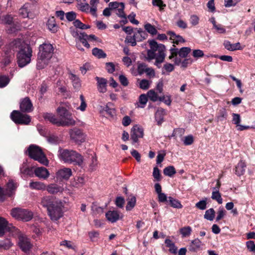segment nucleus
<instances>
[{"label": "nucleus", "instance_id": "nucleus-9", "mask_svg": "<svg viewBox=\"0 0 255 255\" xmlns=\"http://www.w3.org/2000/svg\"><path fill=\"white\" fill-rule=\"evenodd\" d=\"M11 120L16 124L28 125L31 121L30 117L17 110H13L10 114Z\"/></svg>", "mask_w": 255, "mask_h": 255}, {"label": "nucleus", "instance_id": "nucleus-39", "mask_svg": "<svg viewBox=\"0 0 255 255\" xmlns=\"http://www.w3.org/2000/svg\"><path fill=\"white\" fill-rule=\"evenodd\" d=\"M92 54L99 59L104 58L107 56L106 53L102 49L96 47L93 49Z\"/></svg>", "mask_w": 255, "mask_h": 255}, {"label": "nucleus", "instance_id": "nucleus-1", "mask_svg": "<svg viewBox=\"0 0 255 255\" xmlns=\"http://www.w3.org/2000/svg\"><path fill=\"white\" fill-rule=\"evenodd\" d=\"M40 204L46 209L51 220L57 221L63 216L64 204L61 200L53 196H46L41 198Z\"/></svg>", "mask_w": 255, "mask_h": 255}, {"label": "nucleus", "instance_id": "nucleus-10", "mask_svg": "<svg viewBox=\"0 0 255 255\" xmlns=\"http://www.w3.org/2000/svg\"><path fill=\"white\" fill-rule=\"evenodd\" d=\"M18 245L20 249L25 253H28L32 247L29 240L23 235L18 237Z\"/></svg>", "mask_w": 255, "mask_h": 255}, {"label": "nucleus", "instance_id": "nucleus-64", "mask_svg": "<svg viewBox=\"0 0 255 255\" xmlns=\"http://www.w3.org/2000/svg\"><path fill=\"white\" fill-rule=\"evenodd\" d=\"M246 246L250 252L255 253V244L254 241H249L247 242Z\"/></svg>", "mask_w": 255, "mask_h": 255}, {"label": "nucleus", "instance_id": "nucleus-56", "mask_svg": "<svg viewBox=\"0 0 255 255\" xmlns=\"http://www.w3.org/2000/svg\"><path fill=\"white\" fill-rule=\"evenodd\" d=\"M139 87L142 90H147L149 88V81L146 79L141 80L139 82Z\"/></svg>", "mask_w": 255, "mask_h": 255}, {"label": "nucleus", "instance_id": "nucleus-33", "mask_svg": "<svg viewBox=\"0 0 255 255\" xmlns=\"http://www.w3.org/2000/svg\"><path fill=\"white\" fill-rule=\"evenodd\" d=\"M201 242L198 238L193 240L189 246L191 252H196L201 247Z\"/></svg>", "mask_w": 255, "mask_h": 255}, {"label": "nucleus", "instance_id": "nucleus-30", "mask_svg": "<svg viewBox=\"0 0 255 255\" xmlns=\"http://www.w3.org/2000/svg\"><path fill=\"white\" fill-rule=\"evenodd\" d=\"M20 173L24 175L31 176L33 171L32 168L28 167L26 162H23L20 167Z\"/></svg>", "mask_w": 255, "mask_h": 255}, {"label": "nucleus", "instance_id": "nucleus-32", "mask_svg": "<svg viewBox=\"0 0 255 255\" xmlns=\"http://www.w3.org/2000/svg\"><path fill=\"white\" fill-rule=\"evenodd\" d=\"M70 137L72 140L79 144L80 138V129L77 128H74L71 129L70 131Z\"/></svg>", "mask_w": 255, "mask_h": 255}, {"label": "nucleus", "instance_id": "nucleus-11", "mask_svg": "<svg viewBox=\"0 0 255 255\" xmlns=\"http://www.w3.org/2000/svg\"><path fill=\"white\" fill-rule=\"evenodd\" d=\"M19 108L22 113H28L33 111V105L29 97H26L21 100Z\"/></svg>", "mask_w": 255, "mask_h": 255}, {"label": "nucleus", "instance_id": "nucleus-26", "mask_svg": "<svg viewBox=\"0 0 255 255\" xmlns=\"http://www.w3.org/2000/svg\"><path fill=\"white\" fill-rule=\"evenodd\" d=\"M47 26L48 29L53 33L57 32L58 26L56 23L54 17L49 18L47 22Z\"/></svg>", "mask_w": 255, "mask_h": 255}, {"label": "nucleus", "instance_id": "nucleus-58", "mask_svg": "<svg viewBox=\"0 0 255 255\" xmlns=\"http://www.w3.org/2000/svg\"><path fill=\"white\" fill-rule=\"evenodd\" d=\"M2 20L5 24L11 25L13 22V18L11 15L7 14L3 17Z\"/></svg>", "mask_w": 255, "mask_h": 255}, {"label": "nucleus", "instance_id": "nucleus-15", "mask_svg": "<svg viewBox=\"0 0 255 255\" xmlns=\"http://www.w3.org/2000/svg\"><path fill=\"white\" fill-rule=\"evenodd\" d=\"M247 165L245 161L241 160L233 169L234 173L238 176H241L244 174L246 171Z\"/></svg>", "mask_w": 255, "mask_h": 255}, {"label": "nucleus", "instance_id": "nucleus-17", "mask_svg": "<svg viewBox=\"0 0 255 255\" xmlns=\"http://www.w3.org/2000/svg\"><path fill=\"white\" fill-rule=\"evenodd\" d=\"M166 115V111L162 108H158L155 114V120L158 126H161L164 121V117Z\"/></svg>", "mask_w": 255, "mask_h": 255}, {"label": "nucleus", "instance_id": "nucleus-6", "mask_svg": "<svg viewBox=\"0 0 255 255\" xmlns=\"http://www.w3.org/2000/svg\"><path fill=\"white\" fill-rule=\"evenodd\" d=\"M17 186V184L12 180L8 181L5 188L0 186V201H4L7 197L12 198L15 194Z\"/></svg>", "mask_w": 255, "mask_h": 255}, {"label": "nucleus", "instance_id": "nucleus-42", "mask_svg": "<svg viewBox=\"0 0 255 255\" xmlns=\"http://www.w3.org/2000/svg\"><path fill=\"white\" fill-rule=\"evenodd\" d=\"M144 27L145 30L152 35H156L157 33V30L155 26L149 23H146Z\"/></svg>", "mask_w": 255, "mask_h": 255}, {"label": "nucleus", "instance_id": "nucleus-47", "mask_svg": "<svg viewBox=\"0 0 255 255\" xmlns=\"http://www.w3.org/2000/svg\"><path fill=\"white\" fill-rule=\"evenodd\" d=\"M211 198L213 200H216L219 204H221L223 202V199L221 197V195L219 191H214L212 192Z\"/></svg>", "mask_w": 255, "mask_h": 255}, {"label": "nucleus", "instance_id": "nucleus-61", "mask_svg": "<svg viewBox=\"0 0 255 255\" xmlns=\"http://www.w3.org/2000/svg\"><path fill=\"white\" fill-rule=\"evenodd\" d=\"M207 201L206 200H203L197 202L195 207L200 210H205L207 207Z\"/></svg>", "mask_w": 255, "mask_h": 255}, {"label": "nucleus", "instance_id": "nucleus-48", "mask_svg": "<svg viewBox=\"0 0 255 255\" xmlns=\"http://www.w3.org/2000/svg\"><path fill=\"white\" fill-rule=\"evenodd\" d=\"M136 35L133 36H127L126 38L125 42L130 43L132 46H135L136 45L137 38Z\"/></svg>", "mask_w": 255, "mask_h": 255}, {"label": "nucleus", "instance_id": "nucleus-3", "mask_svg": "<svg viewBox=\"0 0 255 255\" xmlns=\"http://www.w3.org/2000/svg\"><path fill=\"white\" fill-rule=\"evenodd\" d=\"M28 155L31 158L38 161L41 164L47 166L49 161L41 148L36 145L31 144L27 149Z\"/></svg>", "mask_w": 255, "mask_h": 255}, {"label": "nucleus", "instance_id": "nucleus-22", "mask_svg": "<svg viewBox=\"0 0 255 255\" xmlns=\"http://www.w3.org/2000/svg\"><path fill=\"white\" fill-rule=\"evenodd\" d=\"M33 216V213L27 209H22L19 220L27 222L31 220Z\"/></svg>", "mask_w": 255, "mask_h": 255}, {"label": "nucleus", "instance_id": "nucleus-23", "mask_svg": "<svg viewBox=\"0 0 255 255\" xmlns=\"http://www.w3.org/2000/svg\"><path fill=\"white\" fill-rule=\"evenodd\" d=\"M43 117L45 120L49 121L53 124L56 125L58 126H61L59 120L56 118V117L52 114L47 113H43Z\"/></svg>", "mask_w": 255, "mask_h": 255}, {"label": "nucleus", "instance_id": "nucleus-52", "mask_svg": "<svg viewBox=\"0 0 255 255\" xmlns=\"http://www.w3.org/2000/svg\"><path fill=\"white\" fill-rule=\"evenodd\" d=\"M152 175L156 181H160L161 180V175L160 170L157 166L153 168Z\"/></svg>", "mask_w": 255, "mask_h": 255}, {"label": "nucleus", "instance_id": "nucleus-21", "mask_svg": "<svg viewBox=\"0 0 255 255\" xmlns=\"http://www.w3.org/2000/svg\"><path fill=\"white\" fill-rule=\"evenodd\" d=\"M106 218L112 223L117 222L120 218V215L117 211H109L106 214Z\"/></svg>", "mask_w": 255, "mask_h": 255}, {"label": "nucleus", "instance_id": "nucleus-45", "mask_svg": "<svg viewBox=\"0 0 255 255\" xmlns=\"http://www.w3.org/2000/svg\"><path fill=\"white\" fill-rule=\"evenodd\" d=\"M215 215V212L213 208H210L206 211L204 218L209 221H213Z\"/></svg>", "mask_w": 255, "mask_h": 255}, {"label": "nucleus", "instance_id": "nucleus-49", "mask_svg": "<svg viewBox=\"0 0 255 255\" xmlns=\"http://www.w3.org/2000/svg\"><path fill=\"white\" fill-rule=\"evenodd\" d=\"M228 114L225 109L220 111L217 116L218 120L219 121H225L227 119Z\"/></svg>", "mask_w": 255, "mask_h": 255}, {"label": "nucleus", "instance_id": "nucleus-62", "mask_svg": "<svg viewBox=\"0 0 255 255\" xmlns=\"http://www.w3.org/2000/svg\"><path fill=\"white\" fill-rule=\"evenodd\" d=\"M92 210L95 214H100L103 212V208L98 206L96 203H93L92 206Z\"/></svg>", "mask_w": 255, "mask_h": 255}, {"label": "nucleus", "instance_id": "nucleus-2", "mask_svg": "<svg viewBox=\"0 0 255 255\" xmlns=\"http://www.w3.org/2000/svg\"><path fill=\"white\" fill-rule=\"evenodd\" d=\"M148 42L150 49L147 51L146 59L150 61L155 59V65L160 68L159 65L163 62L166 56L165 46L163 44H158L154 39L149 40Z\"/></svg>", "mask_w": 255, "mask_h": 255}, {"label": "nucleus", "instance_id": "nucleus-28", "mask_svg": "<svg viewBox=\"0 0 255 255\" xmlns=\"http://www.w3.org/2000/svg\"><path fill=\"white\" fill-rule=\"evenodd\" d=\"M167 205H169L171 207L176 209H181L183 207L180 201L171 196H169L168 198V203Z\"/></svg>", "mask_w": 255, "mask_h": 255}, {"label": "nucleus", "instance_id": "nucleus-20", "mask_svg": "<svg viewBox=\"0 0 255 255\" xmlns=\"http://www.w3.org/2000/svg\"><path fill=\"white\" fill-rule=\"evenodd\" d=\"M223 45L227 50L231 51L242 49V47L241 46V44L240 42H237L235 44H232L230 41L225 40L223 43Z\"/></svg>", "mask_w": 255, "mask_h": 255}, {"label": "nucleus", "instance_id": "nucleus-38", "mask_svg": "<svg viewBox=\"0 0 255 255\" xmlns=\"http://www.w3.org/2000/svg\"><path fill=\"white\" fill-rule=\"evenodd\" d=\"M100 0H90V5L91 6V14L97 16V4L99 3Z\"/></svg>", "mask_w": 255, "mask_h": 255}, {"label": "nucleus", "instance_id": "nucleus-51", "mask_svg": "<svg viewBox=\"0 0 255 255\" xmlns=\"http://www.w3.org/2000/svg\"><path fill=\"white\" fill-rule=\"evenodd\" d=\"M169 51L170 52V55L168 57L169 59L177 57V55H178L179 49L176 47L175 45H172V47L170 49Z\"/></svg>", "mask_w": 255, "mask_h": 255}, {"label": "nucleus", "instance_id": "nucleus-41", "mask_svg": "<svg viewBox=\"0 0 255 255\" xmlns=\"http://www.w3.org/2000/svg\"><path fill=\"white\" fill-rule=\"evenodd\" d=\"M176 173L175 168L173 166H168L163 169V174L169 177L173 176Z\"/></svg>", "mask_w": 255, "mask_h": 255}, {"label": "nucleus", "instance_id": "nucleus-13", "mask_svg": "<svg viewBox=\"0 0 255 255\" xmlns=\"http://www.w3.org/2000/svg\"><path fill=\"white\" fill-rule=\"evenodd\" d=\"M72 174L71 170L69 168H64L59 170L56 173L57 179L62 180H68Z\"/></svg>", "mask_w": 255, "mask_h": 255}, {"label": "nucleus", "instance_id": "nucleus-5", "mask_svg": "<svg viewBox=\"0 0 255 255\" xmlns=\"http://www.w3.org/2000/svg\"><path fill=\"white\" fill-rule=\"evenodd\" d=\"M32 50L28 45H24L17 54V62L19 67H23L30 62Z\"/></svg>", "mask_w": 255, "mask_h": 255}, {"label": "nucleus", "instance_id": "nucleus-59", "mask_svg": "<svg viewBox=\"0 0 255 255\" xmlns=\"http://www.w3.org/2000/svg\"><path fill=\"white\" fill-rule=\"evenodd\" d=\"M139 103L141 105L140 107L144 108L148 100L147 96L145 94H141L140 95L139 99Z\"/></svg>", "mask_w": 255, "mask_h": 255}, {"label": "nucleus", "instance_id": "nucleus-31", "mask_svg": "<svg viewBox=\"0 0 255 255\" xmlns=\"http://www.w3.org/2000/svg\"><path fill=\"white\" fill-rule=\"evenodd\" d=\"M63 189L57 184H50L47 187V191L50 194H56L58 192H62Z\"/></svg>", "mask_w": 255, "mask_h": 255}, {"label": "nucleus", "instance_id": "nucleus-53", "mask_svg": "<svg viewBox=\"0 0 255 255\" xmlns=\"http://www.w3.org/2000/svg\"><path fill=\"white\" fill-rule=\"evenodd\" d=\"M152 3L153 5L159 7L160 11H162L164 7H166V4L162 0H152Z\"/></svg>", "mask_w": 255, "mask_h": 255}, {"label": "nucleus", "instance_id": "nucleus-55", "mask_svg": "<svg viewBox=\"0 0 255 255\" xmlns=\"http://www.w3.org/2000/svg\"><path fill=\"white\" fill-rule=\"evenodd\" d=\"M138 71L139 74H142L144 72H147L150 68H146V65L145 63H140L138 65Z\"/></svg>", "mask_w": 255, "mask_h": 255}, {"label": "nucleus", "instance_id": "nucleus-29", "mask_svg": "<svg viewBox=\"0 0 255 255\" xmlns=\"http://www.w3.org/2000/svg\"><path fill=\"white\" fill-rule=\"evenodd\" d=\"M110 103L108 104L106 106L101 107L100 113L102 114H105V113L109 117H113L115 115V110L113 108H111L109 107Z\"/></svg>", "mask_w": 255, "mask_h": 255}, {"label": "nucleus", "instance_id": "nucleus-8", "mask_svg": "<svg viewBox=\"0 0 255 255\" xmlns=\"http://www.w3.org/2000/svg\"><path fill=\"white\" fill-rule=\"evenodd\" d=\"M39 50L38 59L41 60H48L52 56L54 48L50 43L45 42L40 45Z\"/></svg>", "mask_w": 255, "mask_h": 255}, {"label": "nucleus", "instance_id": "nucleus-34", "mask_svg": "<svg viewBox=\"0 0 255 255\" xmlns=\"http://www.w3.org/2000/svg\"><path fill=\"white\" fill-rule=\"evenodd\" d=\"M19 16L22 18L27 17L28 18H32L31 14L29 13L28 8L25 5H24L19 9Z\"/></svg>", "mask_w": 255, "mask_h": 255}, {"label": "nucleus", "instance_id": "nucleus-27", "mask_svg": "<svg viewBox=\"0 0 255 255\" xmlns=\"http://www.w3.org/2000/svg\"><path fill=\"white\" fill-rule=\"evenodd\" d=\"M87 153L88 154V158L90 161V169L93 170L95 169V166L97 165V159L94 157L95 153L93 151L88 149L87 151Z\"/></svg>", "mask_w": 255, "mask_h": 255}, {"label": "nucleus", "instance_id": "nucleus-25", "mask_svg": "<svg viewBox=\"0 0 255 255\" xmlns=\"http://www.w3.org/2000/svg\"><path fill=\"white\" fill-rule=\"evenodd\" d=\"M69 78L72 81L74 89L78 91L80 89V79L78 76L70 72L69 73Z\"/></svg>", "mask_w": 255, "mask_h": 255}, {"label": "nucleus", "instance_id": "nucleus-19", "mask_svg": "<svg viewBox=\"0 0 255 255\" xmlns=\"http://www.w3.org/2000/svg\"><path fill=\"white\" fill-rule=\"evenodd\" d=\"M167 34L170 36V39L172 40V43L176 44H178L180 42H184L185 40L180 35H177L176 33L172 31H168Z\"/></svg>", "mask_w": 255, "mask_h": 255}, {"label": "nucleus", "instance_id": "nucleus-60", "mask_svg": "<svg viewBox=\"0 0 255 255\" xmlns=\"http://www.w3.org/2000/svg\"><path fill=\"white\" fill-rule=\"evenodd\" d=\"M194 142V137L191 134L186 136L183 140V143L185 145H191Z\"/></svg>", "mask_w": 255, "mask_h": 255}, {"label": "nucleus", "instance_id": "nucleus-14", "mask_svg": "<svg viewBox=\"0 0 255 255\" xmlns=\"http://www.w3.org/2000/svg\"><path fill=\"white\" fill-rule=\"evenodd\" d=\"M7 45L14 53L16 51L18 52L21 49L24 47V45H26L23 43L20 39H14Z\"/></svg>", "mask_w": 255, "mask_h": 255}, {"label": "nucleus", "instance_id": "nucleus-46", "mask_svg": "<svg viewBox=\"0 0 255 255\" xmlns=\"http://www.w3.org/2000/svg\"><path fill=\"white\" fill-rule=\"evenodd\" d=\"M136 203V198L134 196H132L130 199H128L127 206L126 207L127 211H130L135 206Z\"/></svg>", "mask_w": 255, "mask_h": 255}, {"label": "nucleus", "instance_id": "nucleus-63", "mask_svg": "<svg viewBox=\"0 0 255 255\" xmlns=\"http://www.w3.org/2000/svg\"><path fill=\"white\" fill-rule=\"evenodd\" d=\"M106 69L109 73H113L115 71V66L113 62L106 63Z\"/></svg>", "mask_w": 255, "mask_h": 255}, {"label": "nucleus", "instance_id": "nucleus-50", "mask_svg": "<svg viewBox=\"0 0 255 255\" xmlns=\"http://www.w3.org/2000/svg\"><path fill=\"white\" fill-rule=\"evenodd\" d=\"M9 82V79L8 76L5 75L0 76V88L5 87Z\"/></svg>", "mask_w": 255, "mask_h": 255}, {"label": "nucleus", "instance_id": "nucleus-57", "mask_svg": "<svg viewBox=\"0 0 255 255\" xmlns=\"http://www.w3.org/2000/svg\"><path fill=\"white\" fill-rule=\"evenodd\" d=\"M2 51L3 53L2 55H3L13 56L14 53L7 44L3 47Z\"/></svg>", "mask_w": 255, "mask_h": 255}, {"label": "nucleus", "instance_id": "nucleus-44", "mask_svg": "<svg viewBox=\"0 0 255 255\" xmlns=\"http://www.w3.org/2000/svg\"><path fill=\"white\" fill-rule=\"evenodd\" d=\"M191 49L188 47H183L179 49L178 55L181 58H186L191 52Z\"/></svg>", "mask_w": 255, "mask_h": 255}, {"label": "nucleus", "instance_id": "nucleus-24", "mask_svg": "<svg viewBox=\"0 0 255 255\" xmlns=\"http://www.w3.org/2000/svg\"><path fill=\"white\" fill-rule=\"evenodd\" d=\"M98 84V90L101 93H105L106 91L107 80L104 78L96 77L95 78Z\"/></svg>", "mask_w": 255, "mask_h": 255}, {"label": "nucleus", "instance_id": "nucleus-54", "mask_svg": "<svg viewBox=\"0 0 255 255\" xmlns=\"http://www.w3.org/2000/svg\"><path fill=\"white\" fill-rule=\"evenodd\" d=\"M147 96L153 102L157 101L158 99L157 93L152 90H150L147 92Z\"/></svg>", "mask_w": 255, "mask_h": 255}, {"label": "nucleus", "instance_id": "nucleus-4", "mask_svg": "<svg viewBox=\"0 0 255 255\" xmlns=\"http://www.w3.org/2000/svg\"><path fill=\"white\" fill-rule=\"evenodd\" d=\"M58 156L60 159L64 162L75 163L80 165V162L77 160L79 154L75 151L62 149L61 147H60L58 150Z\"/></svg>", "mask_w": 255, "mask_h": 255}, {"label": "nucleus", "instance_id": "nucleus-35", "mask_svg": "<svg viewBox=\"0 0 255 255\" xmlns=\"http://www.w3.org/2000/svg\"><path fill=\"white\" fill-rule=\"evenodd\" d=\"M136 29H137V32H135L134 34V35H136L137 41H142L147 37L148 34L145 31H143L142 29L136 28Z\"/></svg>", "mask_w": 255, "mask_h": 255}, {"label": "nucleus", "instance_id": "nucleus-37", "mask_svg": "<svg viewBox=\"0 0 255 255\" xmlns=\"http://www.w3.org/2000/svg\"><path fill=\"white\" fill-rule=\"evenodd\" d=\"M29 187L32 189L44 190L46 186L43 183L38 181H32L29 183Z\"/></svg>", "mask_w": 255, "mask_h": 255}, {"label": "nucleus", "instance_id": "nucleus-36", "mask_svg": "<svg viewBox=\"0 0 255 255\" xmlns=\"http://www.w3.org/2000/svg\"><path fill=\"white\" fill-rule=\"evenodd\" d=\"M70 33L76 42V47L79 49L78 43L80 41L79 29H77L76 27H70Z\"/></svg>", "mask_w": 255, "mask_h": 255}, {"label": "nucleus", "instance_id": "nucleus-16", "mask_svg": "<svg viewBox=\"0 0 255 255\" xmlns=\"http://www.w3.org/2000/svg\"><path fill=\"white\" fill-rule=\"evenodd\" d=\"M34 171L35 175L39 178L46 179L49 176V171L44 167H37Z\"/></svg>", "mask_w": 255, "mask_h": 255}, {"label": "nucleus", "instance_id": "nucleus-40", "mask_svg": "<svg viewBox=\"0 0 255 255\" xmlns=\"http://www.w3.org/2000/svg\"><path fill=\"white\" fill-rule=\"evenodd\" d=\"M192 228L190 226H186L180 229L179 232L182 237L185 238L190 236L192 233Z\"/></svg>", "mask_w": 255, "mask_h": 255}, {"label": "nucleus", "instance_id": "nucleus-18", "mask_svg": "<svg viewBox=\"0 0 255 255\" xmlns=\"http://www.w3.org/2000/svg\"><path fill=\"white\" fill-rule=\"evenodd\" d=\"M11 231V228L8 226V222L4 218L0 217V237L3 236L5 231Z\"/></svg>", "mask_w": 255, "mask_h": 255}, {"label": "nucleus", "instance_id": "nucleus-7", "mask_svg": "<svg viewBox=\"0 0 255 255\" xmlns=\"http://www.w3.org/2000/svg\"><path fill=\"white\" fill-rule=\"evenodd\" d=\"M58 115L60 117L59 122L61 126L73 125L75 121L73 119L72 115L64 107H59L57 110Z\"/></svg>", "mask_w": 255, "mask_h": 255}, {"label": "nucleus", "instance_id": "nucleus-12", "mask_svg": "<svg viewBox=\"0 0 255 255\" xmlns=\"http://www.w3.org/2000/svg\"><path fill=\"white\" fill-rule=\"evenodd\" d=\"M143 136V130L141 128H139L137 125L134 126L131 130L130 137L134 143L138 140V138L142 137Z\"/></svg>", "mask_w": 255, "mask_h": 255}, {"label": "nucleus", "instance_id": "nucleus-43", "mask_svg": "<svg viewBox=\"0 0 255 255\" xmlns=\"http://www.w3.org/2000/svg\"><path fill=\"white\" fill-rule=\"evenodd\" d=\"M22 208H14L10 211L11 216L16 220H19Z\"/></svg>", "mask_w": 255, "mask_h": 255}]
</instances>
